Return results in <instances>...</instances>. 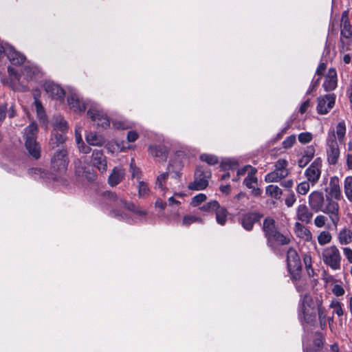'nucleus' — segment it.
Here are the masks:
<instances>
[{
  "label": "nucleus",
  "mask_w": 352,
  "mask_h": 352,
  "mask_svg": "<svg viewBox=\"0 0 352 352\" xmlns=\"http://www.w3.org/2000/svg\"><path fill=\"white\" fill-rule=\"evenodd\" d=\"M309 205L313 211L328 214L333 226L337 227L340 221V206L337 201L324 198L321 192L314 191L309 195Z\"/></svg>",
  "instance_id": "nucleus-1"
},
{
  "label": "nucleus",
  "mask_w": 352,
  "mask_h": 352,
  "mask_svg": "<svg viewBox=\"0 0 352 352\" xmlns=\"http://www.w3.org/2000/svg\"><path fill=\"white\" fill-rule=\"evenodd\" d=\"M262 230L267 240V245L272 250H275V243L285 245L290 243V239L280 233L275 220L270 217L263 220Z\"/></svg>",
  "instance_id": "nucleus-2"
},
{
  "label": "nucleus",
  "mask_w": 352,
  "mask_h": 352,
  "mask_svg": "<svg viewBox=\"0 0 352 352\" xmlns=\"http://www.w3.org/2000/svg\"><path fill=\"white\" fill-rule=\"evenodd\" d=\"M38 126L35 122H32L24 130L23 138L25 146L29 155L37 160L41 156V148L36 141Z\"/></svg>",
  "instance_id": "nucleus-3"
},
{
  "label": "nucleus",
  "mask_w": 352,
  "mask_h": 352,
  "mask_svg": "<svg viewBox=\"0 0 352 352\" xmlns=\"http://www.w3.org/2000/svg\"><path fill=\"white\" fill-rule=\"evenodd\" d=\"M322 259L324 263L331 270H340L342 256L336 245H333L324 248L322 252Z\"/></svg>",
  "instance_id": "nucleus-4"
},
{
  "label": "nucleus",
  "mask_w": 352,
  "mask_h": 352,
  "mask_svg": "<svg viewBox=\"0 0 352 352\" xmlns=\"http://www.w3.org/2000/svg\"><path fill=\"white\" fill-rule=\"evenodd\" d=\"M102 197L105 199L113 202L116 207L123 206L128 210L131 211L140 216H145L146 214V211L140 210V208H137L134 204L126 201V200H125L124 198L118 197L117 194L114 192L108 190L104 191L102 192Z\"/></svg>",
  "instance_id": "nucleus-5"
},
{
  "label": "nucleus",
  "mask_w": 352,
  "mask_h": 352,
  "mask_svg": "<svg viewBox=\"0 0 352 352\" xmlns=\"http://www.w3.org/2000/svg\"><path fill=\"white\" fill-rule=\"evenodd\" d=\"M210 177V170L204 166H198L195 172L194 181L188 186V189L192 190L205 189L208 185V179Z\"/></svg>",
  "instance_id": "nucleus-6"
},
{
  "label": "nucleus",
  "mask_w": 352,
  "mask_h": 352,
  "mask_svg": "<svg viewBox=\"0 0 352 352\" xmlns=\"http://www.w3.org/2000/svg\"><path fill=\"white\" fill-rule=\"evenodd\" d=\"M288 162L285 159H279L274 164V170L265 176V181L268 183L278 182L289 174L287 169Z\"/></svg>",
  "instance_id": "nucleus-7"
},
{
  "label": "nucleus",
  "mask_w": 352,
  "mask_h": 352,
  "mask_svg": "<svg viewBox=\"0 0 352 352\" xmlns=\"http://www.w3.org/2000/svg\"><path fill=\"white\" fill-rule=\"evenodd\" d=\"M287 263L292 278L295 280H298L300 277L302 265L300 257L296 250L293 248H290L287 250Z\"/></svg>",
  "instance_id": "nucleus-8"
},
{
  "label": "nucleus",
  "mask_w": 352,
  "mask_h": 352,
  "mask_svg": "<svg viewBox=\"0 0 352 352\" xmlns=\"http://www.w3.org/2000/svg\"><path fill=\"white\" fill-rule=\"evenodd\" d=\"M327 146L328 162L330 164L334 165L338 162L340 156V149L333 129H331L328 131Z\"/></svg>",
  "instance_id": "nucleus-9"
},
{
  "label": "nucleus",
  "mask_w": 352,
  "mask_h": 352,
  "mask_svg": "<svg viewBox=\"0 0 352 352\" xmlns=\"http://www.w3.org/2000/svg\"><path fill=\"white\" fill-rule=\"evenodd\" d=\"M67 151L65 149L56 151L51 158V168L56 172L63 173L69 164Z\"/></svg>",
  "instance_id": "nucleus-10"
},
{
  "label": "nucleus",
  "mask_w": 352,
  "mask_h": 352,
  "mask_svg": "<svg viewBox=\"0 0 352 352\" xmlns=\"http://www.w3.org/2000/svg\"><path fill=\"white\" fill-rule=\"evenodd\" d=\"M340 42H341V51L344 52L349 50L348 45L349 42H344L342 38L349 39L352 36L351 25L349 21L348 13L344 11L342 14L341 22H340Z\"/></svg>",
  "instance_id": "nucleus-11"
},
{
  "label": "nucleus",
  "mask_w": 352,
  "mask_h": 352,
  "mask_svg": "<svg viewBox=\"0 0 352 352\" xmlns=\"http://www.w3.org/2000/svg\"><path fill=\"white\" fill-rule=\"evenodd\" d=\"M322 160L316 158L306 169L305 175L307 180L314 186L320 179L321 175Z\"/></svg>",
  "instance_id": "nucleus-12"
},
{
  "label": "nucleus",
  "mask_w": 352,
  "mask_h": 352,
  "mask_svg": "<svg viewBox=\"0 0 352 352\" xmlns=\"http://www.w3.org/2000/svg\"><path fill=\"white\" fill-rule=\"evenodd\" d=\"M317 101V112L319 114L324 115L333 107L336 102V95L334 94H326L324 96L319 97Z\"/></svg>",
  "instance_id": "nucleus-13"
},
{
  "label": "nucleus",
  "mask_w": 352,
  "mask_h": 352,
  "mask_svg": "<svg viewBox=\"0 0 352 352\" xmlns=\"http://www.w3.org/2000/svg\"><path fill=\"white\" fill-rule=\"evenodd\" d=\"M90 118L98 126L106 128L109 126L110 121L107 116L96 105L90 107L87 111Z\"/></svg>",
  "instance_id": "nucleus-14"
},
{
  "label": "nucleus",
  "mask_w": 352,
  "mask_h": 352,
  "mask_svg": "<svg viewBox=\"0 0 352 352\" xmlns=\"http://www.w3.org/2000/svg\"><path fill=\"white\" fill-rule=\"evenodd\" d=\"M91 163L92 166L96 168L100 173H103L107 171V157L105 156L102 149L96 148L93 150Z\"/></svg>",
  "instance_id": "nucleus-15"
},
{
  "label": "nucleus",
  "mask_w": 352,
  "mask_h": 352,
  "mask_svg": "<svg viewBox=\"0 0 352 352\" xmlns=\"http://www.w3.org/2000/svg\"><path fill=\"white\" fill-rule=\"evenodd\" d=\"M325 192H327V198L333 200V199L340 200L342 198L340 187V181L338 177L334 176L330 179L329 186L325 188Z\"/></svg>",
  "instance_id": "nucleus-16"
},
{
  "label": "nucleus",
  "mask_w": 352,
  "mask_h": 352,
  "mask_svg": "<svg viewBox=\"0 0 352 352\" xmlns=\"http://www.w3.org/2000/svg\"><path fill=\"white\" fill-rule=\"evenodd\" d=\"M263 216V214L256 212L244 214L241 217V223L244 229L250 231L254 223L259 222Z\"/></svg>",
  "instance_id": "nucleus-17"
},
{
  "label": "nucleus",
  "mask_w": 352,
  "mask_h": 352,
  "mask_svg": "<svg viewBox=\"0 0 352 352\" xmlns=\"http://www.w3.org/2000/svg\"><path fill=\"white\" fill-rule=\"evenodd\" d=\"M256 173V168H251V171L248 172L247 177L243 180V184L248 188L252 189V193L253 195L258 197L261 195L262 190L255 186L258 183V179L255 176Z\"/></svg>",
  "instance_id": "nucleus-18"
},
{
  "label": "nucleus",
  "mask_w": 352,
  "mask_h": 352,
  "mask_svg": "<svg viewBox=\"0 0 352 352\" xmlns=\"http://www.w3.org/2000/svg\"><path fill=\"white\" fill-rule=\"evenodd\" d=\"M75 173L79 177H83L88 181H94L96 179V175L88 167L85 166L82 162L77 160L74 162Z\"/></svg>",
  "instance_id": "nucleus-19"
},
{
  "label": "nucleus",
  "mask_w": 352,
  "mask_h": 352,
  "mask_svg": "<svg viewBox=\"0 0 352 352\" xmlns=\"http://www.w3.org/2000/svg\"><path fill=\"white\" fill-rule=\"evenodd\" d=\"M43 87L49 96L53 98L62 99L65 96L63 89L52 81L45 82Z\"/></svg>",
  "instance_id": "nucleus-20"
},
{
  "label": "nucleus",
  "mask_w": 352,
  "mask_h": 352,
  "mask_svg": "<svg viewBox=\"0 0 352 352\" xmlns=\"http://www.w3.org/2000/svg\"><path fill=\"white\" fill-rule=\"evenodd\" d=\"M148 153L159 161L164 162L168 155V148L164 144L151 145L148 147Z\"/></svg>",
  "instance_id": "nucleus-21"
},
{
  "label": "nucleus",
  "mask_w": 352,
  "mask_h": 352,
  "mask_svg": "<svg viewBox=\"0 0 352 352\" xmlns=\"http://www.w3.org/2000/svg\"><path fill=\"white\" fill-rule=\"evenodd\" d=\"M182 167V163L179 160H170L167 166L168 175H170L172 178L179 180L182 175L181 170Z\"/></svg>",
  "instance_id": "nucleus-22"
},
{
  "label": "nucleus",
  "mask_w": 352,
  "mask_h": 352,
  "mask_svg": "<svg viewBox=\"0 0 352 352\" xmlns=\"http://www.w3.org/2000/svg\"><path fill=\"white\" fill-rule=\"evenodd\" d=\"M337 87V73L335 69L331 68L328 71L323 87L326 91L334 90Z\"/></svg>",
  "instance_id": "nucleus-23"
},
{
  "label": "nucleus",
  "mask_w": 352,
  "mask_h": 352,
  "mask_svg": "<svg viewBox=\"0 0 352 352\" xmlns=\"http://www.w3.org/2000/svg\"><path fill=\"white\" fill-rule=\"evenodd\" d=\"M6 55L13 65H21L25 60V57L12 47H6Z\"/></svg>",
  "instance_id": "nucleus-24"
},
{
  "label": "nucleus",
  "mask_w": 352,
  "mask_h": 352,
  "mask_svg": "<svg viewBox=\"0 0 352 352\" xmlns=\"http://www.w3.org/2000/svg\"><path fill=\"white\" fill-rule=\"evenodd\" d=\"M296 215L299 221L309 223L313 217V212L309 210L306 205L300 204L298 206Z\"/></svg>",
  "instance_id": "nucleus-25"
},
{
  "label": "nucleus",
  "mask_w": 352,
  "mask_h": 352,
  "mask_svg": "<svg viewBox=\"0 0 352 352\" xmlns=\"http://www.w3.org/2000/svg\"><path fill=\"white\" fill-rule=\"evenodd\" d=\"M294 232L298 237L305 241H309L312 239L309 230L299 222H296L294 225Z\"/></svg>",
  "instance_id": "nucleus-26"
},
{
  "label": "nucleus",
  "mask_w": 352,
  "mask_h": 352,
  "mask_svg": "<svg viewBox=\"0 0 352 352\" xmlns=\"http://www.w3.org/2000/svg\"><path fill=\"white\" fill-rule=\"evenodd\" d=\"M67 102L74 111L82 112L86 109L85 102L80 100L79 97L75 94H72L68 96Z\"/></svg>",
  "instance_id": "nucleus-27"
},
{
  "label": "nucleus",
  "mask_w": 352,
  "mask_h": 352,
  "mask_svg": "<svg viewBox=\"0 0 352 352\" xmlns=\"http://www.w3.org/2000/svg\"><path fill=\"white\" fill-rule=\"evenodd\" d=\"M65 141V134L58 133L56 131H52L50 139L49 140V146L52 149H54L63 144Z\"/></svg>",
  "instance_id": "nucleus-28"
},
{
  "label": "nucleus",
  "mask_w": 352,
  "mask_h": 352,
  "mask_svg": "<svg viewBox=\"0 0 352 352\" xmlns=\"http://www.w3.org/2000/svg\"><path fill=\"white\" fill-rule=\"evenodd\" d=\"M124 178V172L122 170L114 168L108 179V183L111 186L118 185Z\"/></svg>",
  "instance_id": "nucleus-29"
},
{
  "label": "nucleus",
  "mask_w": 352,
  "mask_h": 352,
  "mask_svg": "<svg viewBox=\"0 0 352 352\" xmlns=\"http://www.w3.org/2000/svg\"><path fill=\"white\" fill-rule=\"evenodd\" d=\"M86 141L91 146H102L104 143V140L102 135L95 132H89L86 135Z\"/></svg>",
  "instance_id": "nucleus-30"
},
{
  "label": "nucleus",
  "mask_w": 352,
  "mask_h": 352,
  "mask_svg": "<svg viewBox=\"0 0 352 352\" xmlns=\"http://www.w3.org/2000/svg\"><path fill=\"white\" fill-rule=\"evenodd\" d=\"M54 129L52 131H56L58 133L65 134L67 131V122L61 116H57L53 120Z\"/></svg>",
  "instance_id": "nucleus-31"
},
{
  "label": "nucleus",
  "mask_w": 352,
  "mask_h": 352,
  "mask_svg": "<svg viewBox=\"0 0 352 352\" xmlns=\"http://www.w3.org/2000/svg\"><path fill=\"white\" fill-rule=\"evenodd\" d=\"M338 239L341 245L350 243L352 241V231L346 228L342 229L338 234Z\"/></svg>",
  "instance_id": "nucleus-32"
},
{
  "label": "nucleus",
  "mask_w": 352,
  "mask_h": 352,
  "mask_svg": "<svg viewBox=\"0 0 352 352\" xmlns=\"http://www.w3.org/2000/svg\"><path fill=\"white\" fill-rule=\"evenodd\" d=\"M39 74V69L32 65L25 66L22 72V75L28 80H32Z\"/></svg>",
  "instance_id": "nucleus-33"
},
{
  "label": "nucleus",
  "mask_w": 352,
  "mask_h": 352,
  "mask_svg": "<svg viewBox=\"0 0 352 352\" xmlns=\"http://www.w3.org/2000/svg\"><path fill=\"white\" fill-rule=\"evenodd\" d=\"M314 305L313 300L311 297L307 294H305L302 297V299L301 300V311L303 314V316L305 320L307 319V316L308 315V310L307 309V307H311V306Z\"/></svg>",
  "instance_id": "nucleus-34"
},
{
  "label": "nucleus",
  "mask_w": 352,
  "mask_h": 352,
  "mask_svg": "<svg viewBox=\"0 0 352 352\" xmlns=\"http://www.w3.org/2000/svg\"><path fill=\"white\" fill-rule=\"evenodd\" d=\"M346 131V127L345 122L344 120L339 122L336 125V130L335 131V134L336 133L338 140L340 143H342L344 142Z\"/></svg>",
  "instance_id": "nucleus-35"
},
{
  "label": "nucleus",
  "mask_w": 352,
  "mask_h": 352,
  "mask_svg": "<svg viewBox=\"0 0 352 352\" xmlns=\"http://www.w3.org/2000/svg\"><path fill=\"white\" fill-rule=\"evenodd\" d=\"M344 192L349 202H352V176H348L344 181Z\"/></svg>",
  "instance_id": "nucleus-36"
},
{
  "label": "nucleus",
  "mask_w": 352,
  "mask_h": 352,
  "mask_svg": "<svg viewBox=\"0 0 352 352\" xmlns=\"http://www.w3.org/2000/svg\"><path fill=\"white\" fill-rule=\"evenodd\" d=\"M239 165L238 161L233 158H227L221 161L220 167L223 170L234 169Z\"/></svg>",
  "instance_id": "nucleus-37"
},
{
  "label": "nucleus",
  "mask_w": 352,
  "mask_h": 352,
  "mask_svg": "<svg viewBox=\"0 0 352 352\" xmlns=\"http://www.w3.org/2000/svg\"><path fill=\"white\" fill-rule=\"evenodd\" d=\"M215 213L217 223L221 226L225 225L227 221V210L223 207L219 206V208L217 209Z\"/></svg>",
  "instance_id": "nucleus-38"
},
{
  "label": "nucleus",
  "mask_w": 352,
  "mask_h": 352,
  "mask_svg": "<svg viewBox=\"0 0 352 352\" xmlns=\"http://www.w3.org/2000/svg\"><path fill=\"white\" fill-rule=\"evenodd\" d=\"M282 193V190L278 186L269 185L266 187V194L276 199H279Z\"/></svg>",
  "instance_id": "nucleus-39"
},
{
  "label": "nucleus",
  "mask_w": 352,
  "mask_h": 352,
  "mask_svg": "<svg viewBox=\"0 0 352 352\" xmlns=\"http://www.w3.org/2000/svg\"><path fill=\"white\" fill-rule=\"evenodd\" d=\"M331 239V234L327 231H322L318 236V242L320 245H324L329 243Z\"/></svg>",
  "instance_id": "nucleus-40"
},
{
  "label": "nucleus",
  "mask_w": 352,
  "mask_h": 352,
  "mask_svg": "<svg viewBox=\"0 0 352 352\" xmlns=\"http://www.w3.org/2000/svg\"><path fill=\"white\" fill-rule=\"evenodd\" d=\"M330 307L333 309V313L336 314L338 317L344 315L342 304L338 300H332Z\"/></svg>",
  "instance_id": "nucleus-41"
},
{
  "label": "nucleus",
  "mask_w": 352,
  "mask_h": 352,
  "mask_svg": "<svg viewBox=\"0 0 352 352\" xmlns=\"http://www.w3.org/2000/svg\"><path fill=\"white\" fill-rule=\"evenodd\" d=\"M168 177V172H167V171L160 174L157 177V180L155 182L156 186H157L159 188H160L162 190H165L166 188L165 184H166V181L167 180Z\"/></svg>",
  "instance_id": "nucleus-42"
},
{
  "label": "nucleus",
  "mask_w": 352,
  "mask_h": 352,
  "mask_svg": "<svg viewBox=\"0 0 352 352\" xmlns=\"http://www.w3.org/2000/svg\"><path fill=\"white\" fill-rule=\"evenodd\" d=\"M219 206L220 205L217 201H211L203 205L200 208V210L208 212L213 211L216 212L217 209H218Z\"/></svg>",
  "instance_id": "nucleus-43"
},
{
  "label": "nucleus",
  "mask_w": 352,
  "mask_h": 352,
  "mask_svg": "<svg viewBox=\"0 0 352 352\" xmlns=\"http://www.w3.org/2000/svg\"><path fill=\"white\" fill-rule=\"evenodd\" d=\"M200 160L212 166L215 165L219 162L218 157L211 154H202L200 155Z\"/></svg>",
  "instance_id": "nucleus-44"
},
{
  "label": "nucleus",
  "mask_w": 352,
  "mask_h": 352,
  "mask_svg": "<svg viewBox=\"0 0 352 352\" xmlns=\"http://www.w3.org/2000/svg\"><path fill=\"white\" fill-rule=\"evenodd\" d=\"M309 182H302L297 186V192L300 195H306L309 190Z\"/></svg>",
  "instance_id": "nucleus-45"
},
{
  "label": "nucleus",
  "mask_w": 352,
  "mask_h": 352,
  "mask_svg": "<svg viewBox=\"0 0 352 352\" xmlns=\"http://www.w3.org/2000/svg\"><path fill=\"white\" fill-rule=\"evenodd\" d=\"M149 188L148 185L144 182H140L138 185L139 197H144L148 195Z\"/></svg>",
  "instance_id": "nucleus-46"
},
{
  "label": "nucleus",
  "mask_w": 352,
  "mask_h": 352,
  "mask_svg": "<svg viewBox=\"0 0 352 352\" xmlns=\"http://www.w3.org/2000/svg\"><path fill=\"white\" fill-rule=\"evenodd\" d=\"M196 221L201 222V219L200 218H198V217H196L194 216L186 215L183 218L182 226L188 227L190 224H192V223L196 222Z\"/></svg>",
  "instance_id": "nucleus-47"
},
{
  "label": "nucleus",
  "mask_w": 352,
  "mask_h": 352,
  "mask_svg": "<svg viewBox=\"0 0 352 352\" xmlns=\"http://www.w3.org/2000/svg\"><path fill=\"white\" fill-rule=\"evenodd\" d=\"M206 198L207 197L205 194L199 193L192 197V201H191V205L194 207L197 206L199 204L205 201L206 200Z\"/></svg>",
  "instance_id": "nucleus-48"
},
{
  "label": "nucleus",
  "mask_w": 352,
  "mask_h": 352,
  "mask_svg": "<svg viewBox=\"0 0 352 352\" xmlns=\"http://www.w3.org/2000/svg\"><path fill=\"white\" fill-rule=\"evenodd\" d=\"M312 140V135L309 132L301 133L298 135V140L302 144H307Z\"/></svg>",
  "instance_id": "nucleus-49"
},
{
  "label": "nucleus",
  "mask_w": 352,
  "mask_h": 352,
  "mask_svg": "<svg viewBox=\"0 0 352 352\" xmlns=\"http://www.w3.org/2000/svg\"><path fill=\"white\" fill-rule=\"evenodd\" d=\"M296 142V136L294 135H289L283 142V147L284 148H291Z\"/></svg>",
  "instance_id": "nucleus-50"
},
{
  "label": "nucleus",
  "mask_w": 352,
  "mask_h": 352,
  "mask_svg": "<svg viewBox=\"0 0 352 352\" xmlns=\"http://www.w3.org/2000/svg\"><path fill=\"white\" fill-rule=\"evenodd\" d=\"M315 154V148L313 146H307L303 153V156L311 160Z\"/></svg>",
  "instance_id": "nucleus-51"
},
{
  "label": "nucleus",
  "mask_w": 352,
  "mask_h": 352,
  "mask_svg": "<svg viewBox=\"0 0 352 352\" xmlns=\"http://www.w3.org/2000/svg\"><path fill=\"white\" fill-rule=\"evenodd\" d=\"M327 217L324 215H318L314 219V224L318 228H322L325 225Z\"/></svg>",
  "instance_id": "nucleus-52"
},
{
  "label": "nucleus",
  "mask_w": 352,
  "mask_h": 352,
  "mask_svg": "<svg viewBox=\"0 0 352 352\" xmlns=\"http://www.w3.org/2000/svg\"><path fill=\"white\" fill-rule=\"evenodd\" d=\"M332 292L336 296H341L344 295V288L341 285H335L333 286V287L332 288Z\"/></svg>",
  "instance_id": "nucleus-53"
},
{
  "label": "nucleus",
  "mask_w": 352,
  "mask_h": 352,
  "mask_svg": "<svg viewBox=\"0 0 352 352\" xmlns=\"http://www.w3.org/2000/svg\"><path fill=\"white\" fill-rule=\"evenodd\" d=\"M251 168H254L251 165H245L243 168H239L236 172L237 177L243 176L246 173H248L249 171H251Z\"/></svg>",
  "instance_id": "nucleus-54"
},
{
  "label": "nucleus",
  "mask_w": 352,
  "mask_h": 352,
  "mask_svg": "<svg viewBox=\"0 0 352 352\" xmlns=\"http://www.w3.org/2000/svg\"><path fill=\"white\" fill-rule=\"evenodd\" d=\"M32 171L34 175H38L41 178H47L48 173L41 168H33Z\"/></svg>",
  "instance_id": "nucleus-55"
},
{
  "label": "nucleus",
  "mask_w": 352,
  "mask_h": 352,
  "mask_svg": "<svg viewBox=\"0 0 352 352\" xmlns=\"http://www.w3.org/2000/svg\"><path fill=\"white\" fill-rule=\"evenodd\" d=\"M296 201V197L294 192H291L285 199V204L287 207H292Z\"/></svg>",
  "instance_id": "nucleus-56"
},
{
  "label": "nucleus",
  "mask_w": 352,
  "mask_h": 352,
  "mask_svg": "<svg viewBox=\"0 0 352 352\" xmlns=\"http://www.w3.org/2000/svg\"><path fill=\"white\" fill-rule=\"evenodd\" d=\"M138 133L135 131H130L127 133V140L129 142H133L138 138Z\"/></svg>",
  "instance_id": "nucleus-57"
},
{
  "label": "nucleus",
  "mask_w": 352,
  "mask_h": 352,
  "mask_svg": "<svg viewBox=\"0 0 352 352\" xmlns=\"http://www.w3.org/2000/svg\"><path fill=\"white\" fill-rule=\"evenodd\" d=\"M78 146L79 151L85 154L89 153L91 150L89 146L85 145L84 142L80 143L79 141H78Z\"/></svg>",
  "instance_id": "nucleus-58"
},
{
  "label": "nucleus",
  "mask_w": 352,
  "mask_h": 352,
  "mask_svg": "<svg viewBox=\"0 0 352 352\" xmlns=\"http://www.w3.org/2000/svg\"><path fill=\"white\" fill-rule=\"evenodd\" d=\"M343 253L349 262L352 263V250L349 248H343Z\"/></svg>",
  "instance_id": "nucleus-59"
},
{
  "label": "nucleus",
  "mask_w": 352,
  "mask_h": 352,
  "mask_svg": "<svg viewBox=\"0 0 352 352\" xmlns=\"http://www.w3.org/2000/svg\"><path fill=\"white\" fill-rule=\"evenodd\" d=\"M318 312V318H319L320 322L322 323V321H325V318H326V314H325L324 308L322 307L321 306H319Z\"/></svg>",
  "instance_id": "nucleus-60"
},
{
  "label": "nucleus",
  "mask_w": 352,
  "mask_h": 352,
  "mask_svg": "<svg viewBox=\"0 0 352 352\" xmlns=\"http://www.w3.org/2000/svg\"><path fill=\"white\" fill-rule=\"evenodd\" d=\"M110 215L113 217H120L121 219L124 218V214L118 209H113L110 211Z\"/></svg>",
  "instance_id": "nucleus-61"
},
{
  "label": "nucleus",
  "mask_w": 352,
  "mask_h": 352,
  "mask_svg": "<svg viewBox=\"0 0 352 352\" xmlns=\"http://www.w3.org/2000/svg\"><path fill=\"white\" fill-rule=\"evenodd\" d=\"M311 160H309L308 158L304 157L303 155L301 157V158L298 160V166L300 167V168H304L305 166H306L307 165V164L310 162Z\"/></svg>",
  "instance_id": "nucleus-62"
},
{
  "label": "nucleus",
  "mask_w": 352,
  "mask_h": 352,
  "mask_svg": "<svg viewBox=\"0 0 352 352\" xmlns=\"http://www.w3.org/2000/svg\"><path fill=\"white\" fill-rule=\"evenodd\" d=\"M326 67H327V66H326L325 63H320L316 69V74H317L318 76L322 75L323 72L326 69Z\"/></svg>",
  "instance_id": "nucleus-63"
},
{
  "label": "nucleus",
  "mask_w": 352,
  "mask_h": 352,
  "mask_svg": "<svg viewBox=\"0 0 352 352\" xmlns=\"http://www.w3.org/2000/svg\"><path fill=\"white\" fill-rule=\"evenodd\" d=\"M309 107V100H307L306 101H305L300 106V112L303 114L304 113L306 112V111L307 110L308 107Z\"/></svg>",
  "instance_id": "nucleus-64"
}]
</instances>
